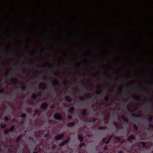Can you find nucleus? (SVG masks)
I'll list each match as a JSON object with an SVG mask.
<instances>
[{
    "label": "nucleus",
    "mask_w": 153,
    "mask_h": 153,
    "mask_svg": "<svg viewBox=\"0 0 153 153\" xmlns=\"http://www.w3.org/2000/svg\"><path fill=\"white\" fill-rule=\"evenodd\" d=\"M75 124V123L74 122H70L68 124L67 126L68 127H72L74 126Z\"/></svg>",
    "instance_id": "nucleus-16"
},
{
    "label": "nucleus",
    "mask_w": 153,
    "mask_h": 153,
    "mask_svg": "<svg viewBox=\"0 0 153 153\" xmlns=\"http://www.w3.org/2000/svg\"><path fill=\"white\" fill-rule=\"evenodd\" d=\"M22 73L25 74H26V71H24V70H22Z\"/></svg>",
    "instance_id": "nucleus-51"
},
{
    "label": "nucleus",
    "mask_w": 153,
    "mask_h": 153,
    "mask_svg": "<svg viewBox=\"0 0 153 153\" xmlns=\"http://www.w3.org/2000/svg\"><path fill=\"white\" fill-rule=\"evenodd\" d=\"M122 94V91L120 90V91L119 92V94L120 95V97H121V95Z\"/></svg>",
    "instance_id": "nucleus-47"
},
{
    "label": "nucleus",
    "mask_w": 153,
    "mask_h": 153,
    "mask_svg": "<svg viewBox=\"0 0 153 153\" xmlns=\"http://www.w3.org/2000/svg\"><path fill=\"white\" fill-rule=\"evenodd\" d=\"M59 83V82L57 79H56L53 82V84L54 86L58 85Z\"/></svg>",
    "instance_id": "nucleus-14"
},
{
    "label": "nucleus",
    "mask_w": 153,
    "mask_h": 153,
    "mask_svg": "<svg viewBox=\"0 0 153 153\" xmlns=\"http://www.w3.org/2000/svg\"><path fill=\"white\" fill-rule=\"evenodd\" d=\"M153 120V117L152 116H150L149 118V122H151Z\"/></svg>",
    "instance_id": "nucleus-34"
},
{
    "label": "nucleus",
    "mask_w": 153,
    "mask_h": 153,
    "mask_svg": "<svg viewBox=\"0 0 153 153\" xmlns=\"http://www.w3.org/2000/svg\"><path fill=\"white\" fill-rule=\"evenodd\" d=\"M104 149L105 150H107L108 149V147L106 145H105L104 146Z\"/></svg>",
    "instance_id": "nucleus-45"
},
{
    "label": "nucleus",
    "mask_w": 153,
    "mask_h": 153,
    "mask_svg": "<svg viewBox=\"0 0 153 153\" xmlns=\"http://www.w3.org/2000/svg\"><path fill=\"white\" fill-rule=\"evenodd\" d=\"M74 107L73 106L71 107L69 110L70 113H72L74 111Z\"/></svg>",
    "instance_id": "nucleus-25"
},
{
    "label": "nucleus",
    "mask_w": 153,
    "mask_h": 153,
    "mask_svg": "<svg viewBox=\"0 0 153 153\" xmlns=\"http://www.w3.org/2000/svg\"><path fill=\"white\" fill-rule=\"evenodd\" d=\"M115 126L116 127H118V123H116L115 124Z\"/></svg>",
    "instance_id": "nucleus-60"
},
{
    "label": "nucleus",
    "mask_w": 153,
    "mask_h": 153,
    "mask_svg": "<svg viewBox=\"0 0 153 153\" xmlns=\"http://www.w3.org/2000/svg\"><path fill=\"white\" fill-rule=\"evenodd\" d=\"M87 111L86 109H84L82 112V114L83 116H85L87 114Z\"/></svg>",
    "instance_id": "nucleus-12"
},
{
    "label": "nucleus",
    "mask_w": 153,
    "mask_h": 153,
    "mask_svg": "<svg viewBox=\"0 0 153 153\" xmlns=\"http://www.w3.org/2000/svg\"><path fill=\"white\" fill-rule=\"evenodd\" d=\"M128 111H129V112H132V111L131 110V109H130V108H128Z\"/></svg>",
    "instance_id": "nucleus-58"
},
{
    "label": "nucleus",
    "mask_w": 153,
    "mask_h": 153,
    "mask_svg": "<svg viewBox=\"0 0 153 153\" xmlns=\"http://www.w3.org/2000/svg\"><path fill=\"white\" fill-rule=\"evenodd\" d=\"M104 100L105 101L108 102L109 101V97H105L104 98Z\"/></svg>",
    "instance_id": "nucleus-37"
},
{
    "label": "nucleus",
    "mask_w": 153,
    "mask_h": 153,
    "mask_svg": "<svg viewBox=\"0 0 153 153\" xmlns=\"http://www.w3.org/2000/svg\"><path fill=\"white\" fill-rule=\"evenodd\" d=\"M54 118L55 119L59 120H61L62 119V115L59 114L57 113L55 114Z\"/></svg>",
    "instance_id": "nucleus-1"
},
{
    "label": "nucleus",
    "mask_w": 153,
    "mask_h": 153,
    "mask_svg": "<svg viewBox=\"0 0 153 153\" xmlns=\"http://www.w3.org/2000/svg\"><path fill=\"white\" fill-rule=\"evenodd\" d=\"M4 89H3L2 90H0V94L4 93Z\"/></svg>",
    "instance_id": "nucleus-42"
},
{
    "label": "nucleus",
    "mask_w": 153,
    "mask_h": 153,
    "mask_svg": "<svg viewBox=\"0 0 153 153\" xmlns=\"http://www.w3.org/2000/svg\"><path fill=\"white\" fill-rule=\"evenodd\" d=\"M14 128L15 126L14 125H13L12 126L10 129H9L10 131L11 132L14 129Z\"/></svg>",
    "instance_id": "nucleus-29"
},
{
    "label": "nucleus",
    "mask_w": 153,
    "mask_h": 153,
    "mask_svg": "<svg viewBox=\"0 0 153 153\" xmlns=\"http://www.w3.org/2000/svg\"><path fill=\"white\" fill-rule=\"evenodd\" d=\"M6 75L7 76L9 77V76H11V74L9 71H7L6 73Z\"/></svg>",
    "instance_id": "nucleus-31"
},
{
    "label": "nucleus",
    "mask_w": 153,
    "mask_h": 153,
    "mask_svg": "<svg viewBox=\"0 0 153 153\" xmlns=\"http://www.w3.org/2000/svg\"><path fill=\"white\" fill-rule=\"evenodd\" d=\"M66 143L64 142L63 141L60 144V146H64L65 144Z\"/></svg>",
    "instance_id": "nucleus-40"
},
{
    "label": "nucleus",
    "mask_w": 153,
    "mask_h": 153,
    "mask_svg": "<svg viewBox=\"0 0 153 153\" xmlns=\"http://www.w3.org/2000/svg\"><path fill=\"white\" fill-rule=\"evenodd\" d=\"M12 83L16 85L19 82L18 81L16 78H13L12 81Z\"/></svg>",
    "instance_id": "nucleus-11"
},
{
    "label": "nucleus",
    "mask_w": 153,
    "mask_h": 153,
    "mask_svg": "<svg viewBox=\"0 0 153 153\" xmlns=\"http://www.w3.org/2000/svg\"><path fill=\"white\" fill-rule=\"evenodd\" d=\"M51 91L53 92L57 93V91L55 88H51Z\"/></svg>",
    "instance_id": "nucleus-32"
},
{
    "label": "nucleus",
    "mask_w": 153,
    "mask_h": 153,
    "mask_svg": "<svg viewBox=\"0 0 153 153\" xmlns=\"http://www.w3.org/2000/svg\"><path fill=\"white\" fill-rule=\"evenodd\" d=\"M115 139L116 140H118L119 141H120L121 140V139L120 138L118 137H115Z\"/></svg>",
    "instance_id": "nucleus-36"
},
{
    "label": "nucleus",
    "mask_w": 153,
    "mask_h": 153,
    "mask_svg": "<svg viewBox=\"0 0 153 153\" xmlns=\"http://www.w3.org/2000/svg\"><path fill=\"white\" fill-rule=\"evenodd\" d=\"M65 100L68 102H71L72 101V98L71 97L69 96H67L65 97Z\"/></svg>",
    "instance_id": "nucleus-7"
},
{
    "label": "nucleus",
    "mask_w": 153,
    "mask_h": 153,
    "mask_svg": "<svg viewBox=\"0 0 153 153\" xmlns=\"http://www.w3.org/2000/svg\"><path fill=\"white\" fill-rule=\"evenodd\" d=\"M121 117L126 122H127L128 121V118L124 115H122Z\"/></svg>",
    "instance_id": "nucleus-13"
},
{
    "label": "nucleus",
    "mask_w": 153,
    "mask_h": 153,
    "mask_svg": "<svg viewBox=\"0 0 153 153\" xmlns=\"http://www.w3.org/2000/svg\"><path fill=\"white\" fill-rule=\"evenodd\" d=\"M48 134H46L44 136L45 137H48Z\"/></svg>",
    "instance_id": "nucleus-61"
},
{
    "label": "nucleus",
    "mask_w": 153,
    "mask_h": 153,
    "mask_svg": "<svg viewBox=\"0 0 153 153\" xmlns=\"http://www.w3.org/2000/svg\"><path fill=\"white\" fill-rule=\"evenodd\" d=\"M54 107V105L53 104L51 105L50 106V108L51 109H53Z\"/></svg>",
    "instance_id": "nucleus-44"
},
{
    "label": "nucleus",
    "mask_w": 153,
    "mask_h": 153,
    "mask_svg": "<svg viewBox=\"0 0 153 153\" xmlns=\"http://www.w3.org/2000/svg\"><path fill=\"white\" fill-rule=\"evenodd\" d=\"M23 137V135L22 134L19 135L17 137L16 139V142L18 143L19 141L20 140L21 138Z\"/></svg>",
    "instance_id": "nucleus-18"
},
{
    "label": "nucleus",
    "mask_w": 153,
    "mask_h": 153,
    "mask_svg": "<svg viewBox=\"0 0 153 153\" xmlns=\"http://www.w3.org/2000/svg\"><path fill=\"white\" fill-rule=\"evenodd\" d=\"M71 70H73V71H77V68H76V67H74V68H73L71 69Z\"/></svg>",
    "instance_id": "nucleus-48"
},
{
    "label": "nucleus",
    "mask_w": 153,
    "mask_h": 153,
    "mask_svg": "<svg viewBox=\"0 0 153 153\" xmlns=\"http://www.w3.org/2000/svg\"><path fill=\"white\" fill-rule=\"evenodd\" d=\"M48 73L52 75H53L58 77H59L61 76V74H59L52 73L50 70L48 71Z\"/></svg>",
    "instance_id": "nucleus-3"
},
{
    "label": "nucleus",
    "mask_w": 153,
    "mask_h": 153,
    "mask_svg": "<svg viewBox=\"0 0 153 153\" xmlns=\"http://www.w3.org/2000/svg\"><path fill=\"white\" fill-rule=\"evenodd\" d=\"M135 137L133 135H131L128 138V140L129 141L132 140H134L135 139Z\"/></svg>",
    "instance_id": "nucleus-9"
},
{
    "label": "nucleus",
    "mask_w": 153,
    "mask_h": 153,
    "mask_svg": "<svg viewBox=\"0 0 153 153\" xmlns=\"http://www.w3.org/2000/svg\"><path fill=\"white\" fill-rule=\"evenodd\" d=\"M85 145V143H81L79 145V147L80 148L82 147V146H84Z\"/></svg>",
    "instance_id": "nucleus-33"
},
{
    "label": "nucleus",
    "mask_w": 153,
    "mask_h": 153,
    "mask_svg": "<svg viewBox=\"0 0 153 153\" xmlns=\"http://www.w3.org/2000/svg\"><path fill=\"white\" fill-rule=\"evenodd\" d=\"M49 122L51 123H53V121L51 120H49Z\"/></svg>",
    "instance_id": "nucleus-59"
},
{
    "label": "nucleus",
    "mask_w": 153,
    "mask_h": 153,
    "mask_svg": "<svg viewBox=\"0 0 153 153\" xmlns=\"http://www.w3.org/2000/svg\"><path fill=\"white\" fill-rule=\"evenodd\" d=\"M79 99L80 100H81L82 102L84 101L85 100V98L83 97H80L79 98Z\"/></svg>",
    "instance_id": "nucleus-35"
},
{
    "label": "nucleus",
    "mask_w": 153,
    "mask_h": 153,
    "mask_svg": "<svg viewBox=\"0 0 153 153\" xmlns=\"http://www.w3.org/2000/svg\"><path fill=\"white\" fill-rule=\"evenodd\" d=\"M68 118L69 119H71L72 118V116L71 115H68L67 116Z\"/></svg>",
    "instance_id": "nucleus-43"
},
{
    "label": "nucleus",
    "mask_w": 153,
    "mask_h": 153,
    "mask_svg": "<svg viewBox=\"0 0 153 153\" xmlns=\"http://www.w3.org/2000/svg\"><path fill=\"white\" fill-rule=\"evenodd\" d=\"M123 152L122 151H119L118 152V153H122Z\"/></svg>",
    "instance_id": "nucleus-64"
},
{
    "label": "nucleus",
    "mask_w": 153,
    "mask_h": 153,
    "mask_svg": "<svg viewBox=\"0 0 153 153\" xmlns=\"http://www.w3.org/2000/svg\"><path fill=\"white\" fill-rule=\"evenodd\" d=\"M132 98L133 100L137 102H139L140 100V98L134 95L132 97Z\"/></svg>",
    "instance_id": "nucleus-6"
},
{
    "label": "nucleus",
    "mask_w": 153,
    "mask_h": 153,
    "mask_svg": "<svg viewBox=\"0 0 153 153\" xmlns=\"http://www.w3.org/2000/svg\"><path fill=\"white\" fill-rule=\"evenodd\" d=\"M128 89L132 90L133 89V88L131 86H130L128 87Z\"/></svg>",
    "instance_id": "nucleus-54"
},
{
    "label": "nucleus",
    "mask_w": 153,
    "mask_h": 153,
    "mask_svg": "<svg viewBox=\"0 0 153 153\" xmlns=\"http://www.w3.org/2000/svg\"><path fill=\"white\" fill-rule=\"evenodd\" d=\"M103 93V91L102 90H100L99 91H97L96 92V94L98 95H102Z\"/></svg>",
    "instance_id": "nucleus-15"
},
{
    "label": "nucleus",
    "mask_w": 153,
    "mask_h": 153,
    "mask_svg": "<svg viewBox=\"0 0 153 153\" xmlns=\"http://www.w3.org/2000/svg\"><path fill=\"white\" fill-rule=\"evenodd\" d=\"M152 101H153V100H152V99H151V100H150L149 101V104H151V102H152Z\"/></svg>",
    "instance_id": "nucleus-56"
},
{
    "label": "nucleus",
    "mask_w": 153,
    "mask_h": 153,
    "mask_svg": "<svg viewBox=\"0 0 153 153\" xmlns=\"http://www.w3.org/2000/svg\"><path fill=\"white\" fill-rule=\"evenodd\" d=\"M140 143L141 144L142 146L144 148L145 146V143L144 142H140Z\"/></svg>",
    "instance_id": "nucleus-38"
},
{
    "label": "nucleus",
    "mask_w": 153,
    "mask_h": 153,
    "mask_svg": "<svg viewBox=\"0 0 153 153\" xmlns=\"http://www.w3.org/2000/svg\"><path fill=\"white\" fill-rule=\"evenodd\" d=\"M36 67L39 68H48L50 69H51L52 68V66L51 65H50L49 66H36Z\"/></svg>",
    "instance_id": "nucleus-5"
},
{
    "label": "nucleus",
    "mask_w": 153,
    "mask_h": 153,
    "mask_svg": "<svg viewBox=\"0 0 153 153\" xmlns=\"http://www.w3.org/2000/svg\"><path fill=\"white\" fill-rule=\"evenodd\" d=\"M26 88L25 86H23L22 88V90L23 91L26 90Z\"/></svg>",
    "instance_id": "nucleus-41"
},
{
    "label": "nucleus",
    "mask_w": 153,
    "mask_h": 153,
    "mask_svg": "<svg viewBox=\"0 0 153 153\" xmlns=\"http://www.w3.org/2000/svg\"><path fill=\"white\" fill-rule=\"evenodd\" d=\"M140 91L143 93H145L146 94L148 93V91L146 90L140 89Z\"/></svg>",
    "instance_id": "nucleus-21"
},
{
    "label": "nucleus",
    "mask_w": 153,
    "mask_h": 153,
    "mask_svg": "<svg viewBox=\"0 0 153 153\" xmlns=\"http://www.w3.org/2000/svg\"><path fill=\"white\" fill-rule=\"evenodd\" d=\"M106 138H103V142L104 143H105V142H106Z\"/></svg>",
    "instance_id": "nucleus-52"
},
{
    "label": "nucleus",
    "mask_w": 153,
    "mask_h": 153,
    "mask_svg": "<svg viewBox=\"0 0 153 153\" xmlns=\"http://www.w3.org/2000/svg\"><path fill=\"white\" fill-rule=\"evenodd\" d=\"M1 66H4L5 64L4 63H2L1 64Z\"/></svg>",
    "instance_id": "nucleus-57"
},
{
    "label": "nucleus",
    "mask_w": 153,
    "mask_h": 153,
    "mask_svg": "<svg viewBox=\"0 0 153 153\" xmlns=\"http://www.w3.org/2000/svg\"><path fill=\"white\" fill-rule=\"evenodd\" d=\"M133 127L135 131L137 130L138 128L137 125L136 124H134L133 126Z\"/></svg>",
    "instance_id": "nucleus-28"
},
{
    "label": "nucleus",
    "mask_w": 153,
    "mask_h": 153,
    "mask_svg": "<svg viewBox=\"0 0 153 153\" xmlns=\"http://www.w3.org/2000/svg\"><path fill=\"white\" fill-rule=\"evenodd\" d=\"M103 76L104 77H105V76H107V75H106V74H103Z\"/></svg>",
    "instance_id": "nucleus-63"
},
{
    "label": "nucleus",
    "mask_w": 153,
    "mask_h": 153,
    "mask_svg": "<svg viewBox=\"0 0 153 153\" xmlns=\"http://www.w3.org/2000/svg\"><path fill=\"white\" fill-rule=\"evenodd\" d=\"M20 117L22 118H25L26 117V115L25 113H23L20 115Z\"/></svg>",
    "instance_id": "nucleus-30"
},
{
    "label": "nucleus",
    "mask_w": 153,
    "mask_h": 153,
    "mask_svg": "<svg viewBox=\"0 0 153 153\" xmlns=\"http://www.w3.org/2000/svg\"><path fill=\"white\" fill-rule=\"evenodd\" d=\"M112 136L109 137L108 139L106 141V142H105V143L108 144L110 143V142L111 139L112 138Z\"/></svg>",
    "instance_id": "nucleus-22"
},
{
    "label": "nucleus",
    "mask_w": 153,
    "mask_h": 153,
    "mask_svg": "<svg viewBox=\"0 0 153 153\" xmlns=\"http://www.w3.org/2000/svg\"><path fill=\"white\" fill-rule=\"evenodd\" d=\"M132 116L134 117H135L138 119H140L142 118V116L140 115H138L135 114H133Z\"/></svg>",
    "instance_id": "nucleus-10"
},
{
    "label": "nucleus",
    "mask_w": 153,
    "mask_h": 153,
    "mask_svg": "<svg viewBox=\"0 0 153 153\" xmlns=\"http://www.w3.org/2000/svg\"><path fill=\"white\" fill-rule=\"evenodd\" d=\"M147 109L148 110H150V109L152 110L153 109V108H152V106H150L149 108H147Z\"/></svg>",
    "instance_id": "nucleus-53"
},
{
    "label": "nucleus",
    "mask_w": 153,
    "mask_h": 153,
    "mask_svg": "<svg viewBox=\"0 0 153 153\" xmlns=\"http://www.w3.org/2000/svg\"><path fill=\"white\" fill-rule=\"evenodd\" d=\"M71 140V139L70 137H68L67 139L64 141V142L66 144L67 143L69 142Z\"/></svg>",
    "instance_id": "nucleus-23"
},
{
    "label": "nucleus",
    "mask_w": 153,
    "mask_h": 153,
    "mask_svg": "<svg viewBox=\"0 0 153 153\" xmlns=\"http://www.w3.org/2000/svg\"><path fill=\"white\" fill-rule=\"evenodd\" d=\"M31 97L33 99H36L37 98V96L36 94H34L32 95Z\"/></svg>",
    "instance_id": "nucleus-27"
},
{
    "label": "nucleus",
    "mask_w": 153,
    "mask_h": 153,
    "mask_svg": "<svg viewBox=\"0 0 153 153\" xmlns=\"http://www.w3.org/2000/svg\"><path fill=\"white\" fill-rule=\"evenodd\" d=\"M99 130H105L106 129V127L105 126H99L98 128Z\"/></svg>",
    "instance_id": "nucleus-20"
},
{
    "label": "nucleus",
    "mask_w": 153,
    "mask_h": 153,
    "mask_svg": "<svg viewBox=\"0 0 153 153\" xmlns=\"http://www.w3.org/2000/svg\"><path fill=\"white\" fill-rule=\"evenodd\" d=\"M34 113L36 115H39L40 114V111L38 109L35 110L34 111Z\"/></svg>",
    "instance_id": "nucleus-19"
},
{
    "label": "nucleus",
    "mask_w": 153,
    "mask_h": 153,
    "mask_svg": "<svg viewBox=\"0 0 153 153\" xmlns=\"http://www.w3.org/2000/svg\"><path fill=\"white\" fill-rule=\"evenodd\" d=\"M9 131H10L9 129H7L5 131V134H7L9 133Z\"/></svg>",
    "instance_id": "nucleus-39"
},
{
    "label": "nucleus",
    "mask_w": 153,
    "mask_h": 153,
    "mask_svg": "<svg viewBox=\"0 0 153 153\" xmlns=\"http://www.w3.org/2000/svg\"><path fill=\"white\" fill-rule=\"evenodd\" d=\"M78 137L79 141L81 142H82L83 140V137L80 135H78Z\"/></svg>",
    "instance_id": "nucleus-24"
},
{
    "label": "nucleus",
    "mask_w": 153,
    "mask_h": 153,
    "mask_svg": "<svg viewBox=\"0 0 153 153\" xmlns=\"http://www.w3.org/2000/svg\"><path fill=\"white\" fill-rule=\"evenodd\" d=\"M92 120L93 122V123H94L96 120L95 118H93L92 119Z\"/></svg>",
    "instance_id": "nucleus-50"
},
{
    "label": "nucleus",
    "mask_w": 153,
    "mask_h": 153,
    "mask_svg": "<svg viewBox=\"0 0 153 153\" xmlns=\"http://www.w3.org/2000/svg\"><path fill=\"white\" fill-rule=\"evenodd\" d=\"M36 86H34V87H32L31 88L33 89H35L36 88Z\"/></svg>",
    "instance_id": "nucleus-62"
},
{
    "label": "nucleus",
    "mask_w": 153,
    "mask_h": 153,
    "mask_svg": "<svg viewBox=\"0 0 153 153\" xmlns=\"http://www.w3.org/2000/svg\"><path fill=\"white\" fill-rule=\"evenodd\" d=\"M0 126L3 128H5L7 127V126L6 124L5 123H1L0 124Z\"/></svg>",
    "instance_id": "nucleus-17"
},
{
    "label": "nucleus",
    "mask_w": 153,
    "mask_h": 153,
    "mask_svg": "<svg viewBox=\"0 0 153 153\" xmlns=\"http://www.w3.org/2000/svg\"><path fill=\"white\" fill-rule=\"evenodd\" d=\"M42 94L41 92H40L38 95V96L39 97H42Z\"/></svg>",
    "instance_id": "nucleus-55"
},
{
    "label": "nucleus",
    "mask_w": 153,
    "mask_h": 153,
    "mask_svg": "<svg viewBox=\"0 0 153 153\" xmlns=\"http://www.w3.org/2000/svg\"><path fill=\"white\" fill-rule=\"evenodd\" d=\"M48 106V104L47 103H44L42 104L41 107L43 109H45Z\"/></svg>",
    "instance_id": "nucleus-8"
},
{
    "label": "nucleus",
    "mask_w": 153,
    "mask_h": 153,
    "mask_svg": "<svg viewBox=\"0 0 153 153\" xmlns=\"http://www.w3.org/2000/svg\"><path fill=\"white\" fill-rule=\"evenodd\" d=\"M4 120L6 121H8L9 120V118L7 117H4Z\"/></svg>",
    "instance_id": "nucleus-46"
},
{
    "label": "nucleus",
    "mask_w": 153,
    "mask_h": 153,
    "mask_svg": "<svg viewBox=\"0 0 153 153\" xmlns=\"http://www.w3.org/2000/svg\"><path fill=\"white\" fill-rule=\"evenodd\" d=\"M80 84L81 85V86L82 87V88L83 90H87L88 91V87L85 85L83 82H80Z\"/></svg>",
    "instance_id": "nucleus-4"
},
{
    "label": "nucleus",
    "mask_w": 153,
    "mask_h": 153,
    "mask_svg": "<svg viewBox=\"0 0 153 153\" xmlns=\"http://www.w3.org/2000/svg\"><path fill=\"white\" fill-rule=\"evenodd\" d=\"M124 102L125 104H126L127 103V101H126L125 100H124L123 99L122 101V102Z\"/></svg>",
    "instance_id": "nucleus-49"
},
{
    "label": "nucleus",
    "mask_w": 153,
    "mask_h": 153,
    "mask_svg": "<svg viewBox=\"0 0 153 153\" xmlns=\"http://www.w3.org/2000/svg\"><path fill=\"white\" fill-rule=\"evenodd\" d=\"M64 137V134H61L56 135L55 137V139L56 140H59L63 138Z\"/></svg>",
    "instance_id": "nucleus-2"
},
{
    "label": "nucleus",
    "mask_w": 153,
    "mask_h": 153,
    "mask_svg": "<svg viewBox=\"0 0 153 153\" xmlns=\"http://www.w3.org/2000/svg\"><path fill=\"white\" fill-rule=\"evenodd\" d=\"M40 87L42 88L43 90H44L45 89V84L43 83H41L40 84Z\"/></svg>",
    "instance_id": "nucleus-26"
}]
</instances>
